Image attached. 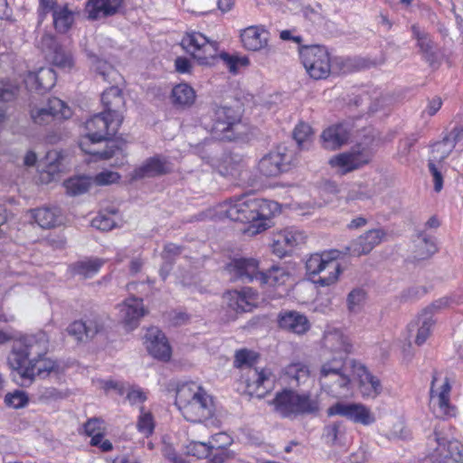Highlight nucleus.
Wrapping results in <instances>:
<instances>
[{"instance_id": "obj_40", "label": "nucleus", "mask_w": 463, "mask_h": 463, "mask_svg": "<svg viewBox=\"0 0 463 463\" xmlns=\"http://www.w3.org/2000/svg\"><path fill=\"white\" fill-rule=\"evenodd\" d=\"M104 263L105 261L101 259H88L74 263L71 268L75 274L90 278L99 270Z\"/></svg>"}, {"instance_id": "obj_6", "label": "nucleus", "mask_w": 463, "mask_h": 463, "mask_svg": "<svg viewBox=\"0 0 463 463\" xmlns=\"http://www.w3.org/2000/svg\"><path fill=\"white\" fill-rule=\"evenodd\" d=\"M269 403L277 415L289 420L317 414L320 410L318 401L309 392H298L290 388L277 392Z\"/></svg>"}, {"instance_id": "obj_50", "label": "nucleus", "mask_w": 463, "mask_h": 463, "mask_svg": "<svg viewBox=\"0 0 463 463\" xmlns=\"http://www.w3.org/2000/svg\"><path fill=\"white\" fill-rule=\"evenodd\" d=\"M280 328L295 334H304L309 327L308 320H278Z\"/></svg>"}, {"instance_id": "obj_59", "label": "nucleus", "mask_w": 463, "mask_h": 463, "mask_svg": "<svg viewBox=\"0 0 463 463\" xmlns=\"http://www.w3.org/2000/svg\"><path fill=\"white\" fill-rule=\"evenodd\" d=\"M119 178L120 175L117 172L103 171L95 176V182L99 185H107L118 182Z\"/></svg>"}, {"instance_id": "obj_35", "label": "nucleus", "mask_w": 463, "mask_h": 463, "mask_svg": "<svg viewBox=\"0 0 463 463\" xmlns=\"http://www.w3.org/2000/svg\"><path fill=\"white\" fill-rule=\"evenodd\" d=\"M413 36L417 39L418 46L424 58L430 64L436 61L435 44L430 35L422 31L418 24L411 26Z\"/></svg>"}, {"instance_id": "obj_43", "label": "nucleus", "mask_w": 463, "mask_h": 463, "mask_svg": "<svg viewBox=\"0 0 463 463\" xmlns=\"http://www.w3.org/2000/svg\"><path fill=\"white\" fill-rule=\"evenodd\" d=\"M53 24L55 29L61 33H66L71 26L74 17L72 12L66 7L53 10Z\"/></svg>"}, {"instance_id": "obj_9", "label": "nucleus", "mask_w": 463, "mask_h": 463, "mask_svg": "<svg viewBox=\"0 0 463 463\" xmlns=\"http://www.w3.org/2000/svg\"><path fill=\"white\" fill-rule=\"evenodd\" d=\"M338 250H331L324 254H312L306 262L307 272L310 275H319L314 282L321 287L335 283L341 273V267L336 259Z\"/></svg>"}, {"instance_id": "obj_49", "label": "nucleus", "mask_w": 463, "mask_h": 463, "mask_svg": "<svg viewBox=\"0 0 463 463\" xmlns=\"http://www.w3.org/2000/svg\"><path fill=\"white\" fill-rule=\"evenodd\" d=\"M48 59L52 62L61 68H71L72 66V59L61 46L56 48L53 52L48 54Z\"/></svg>"}, {"instance_id": "obj_46", "label": "nucleus", "mask_w": 463, "mask_h": 463, "mask_svg": "<svg viewBox=\"0 0 463 463\" xmlns=\"http://www.w3.org/2000/svg\"><path fill=\"white\" fill-rule=\"evenodd\" d=\"M84 430L86 434L91 437L90 444L98 446L102 440L103 427L102 421L99 418L90 419L84 424Z\"/></svg>"}, {"instance_id": "obj_39", "label": "nucleus", "mask_w": 463, "mask_h": 463, "mask_svg": "<svg viewBox=\"0 0 463 463\" xmlns=\"http://www.w3.org/2000/svg\"><path fill=\"white\" fill-rule=\"evenodd\" d=\"M455 303H457V301L452 296L442 297L434 300L426 307H424L421 310L420 316L429 318H431L435 316H439L443 313L444 310L449 308L452 304Z\"/></svg>"}, {"instance_id": "obj_53", "label": "nucleus", "mask_w": 463, "mask_h": 463, "mask_svg": "<svg viewBox=\"0 0 463 463\" xmlns=\"http://www.w3.org/2000/svg\"><path fill=\"white\" fill-rule=\"evenodd\" d=\"M365 298V292L363 289L355 288L347 297V306L351 312H355Z\"/></svg>"}, {"instance_id": "obj_7", "label": "nucleus", "mask_w": 463, "mask_h": 463, "mask_svg": "<svg viewBox=\"0 0 463 463\" xmlns=\"http://www.w3.org/2000/svg\"><path fill=\"white\" fill-rule=\"evenodd\" d=\"M240 123V115L231 107L213 104L204 117L203 124L212 136L219 140H233L238 137L236 129Z\"/></svg>"}, {"instance_id": "obj_30", "label": "nucleus", "mask_w": 463, "mask_h": 463, "mask_svg": "<svg viewBox=\"0 0 463 463\" xmlns=\"http://www.w3.org/2000/svg\"><path fill=\"white\" fill-rule=\"evenodd\" d=\"M124 0H90L86 11L90 19L97 20L115 14Z\"/></svg>"}, {"instance_id": "obj_13", "label": "nucleus", "mask_w": 463, "mask_h": 463, "mask_svg": "<svg viewBox=\"0 0 463 463\" xmlns=\"http://www.w3.org/2000/svg\"><path fill=\"white\" fill-rule=\"evenodd\" d=\"M183 48L202 65H208L217 56L218 44L210 42L201 33H186L181 43Z\"/></svg>"}, {"instance_id": "obj_25", "label": "nucleus", "mask_w": 463, "mask_h": 463, "mask_svg": "<svg viewBox=\"0 0 463 463\" xmlns=\"http://www.w3.org/2000/svg\"><path fill=\"white\" fill-rule=\"evenodd\" d=\"M225 298L229 307L238 314L252 311L259 300L257 292L250 288H245L241 291L228 292Z\"/></svg>"}, {"instance_id": "obj_21", "label": "nucleus", "mask_w": 463, "mask_h": 463, "mask_svg": "<svg viewBox=\"0 0 463 463\" xmlns=\"http://www.w3.org/2000/svg\"><path fill=\"white\" fill-rule=\"evenodd\" d=\"M306 236L300 231L290 229H285L279 231L272 239V251L278 257L282 258L289 253L293 248L300 243H304Z\"/></svg>"}, {"instance_id": "obj_20", "label": "nucleus", "mask_w": 463, "mask_h": 463, "mask_svg": "<svg viewBox=\"0 0 463 463\" xmlns=\"http://www.w3.org/2000/svg\"><path fill=\"white\" fill-rule=\"evenodd\" d=\"M384 236L385 232L381 229L369 230L351 241V243L345 247V254L355 257L366 255L370 253L375 246L381 243Z\"/></svg>"}, {"instance_id": "obj_2", "label": "nucleus", "mask_w": 463, "mask_h": 463, "mask_svg": "<svg viewBox=\"0 0 463 463\" xmlns=\"http://www.w3.org/2000/svg\"><path fill=\"white\" fill-rule=\"evenodd\" d=\"M47 335L40 332L24 336L14 345L8 357V364L13 371V377L21 386H29L33 382V368L27 364L43 357L49 346Z\"/></svg>"}, {"instance_id": "obj_3", "label": "nucleus", "mask_w": 463, "mask_h": 463, "mask_svg": "<svg viewBox=\"0 0 463 463\" xmlns=\"http://www.w3.org/2000/svg\"><path fill=\"white\" fill-rule=\"evenodd\" d=\"M175 405L185 420L202 422L213 415V398L194 382H186L176 388Z\"/></svg>"}, {"instance_id": "obj_26", "label": "nucleus", "mask_w": 463, "mask_h": 463, "mask_svg": "<svg viewBox=\"0 0 463 463\" xmlns=\"http://www.w3.org/2000/svg\"><path fill=\"white\" fill-rule=\"evenodd\" d=\"M325 349L337 356H345L352 351V344L347 335L338 329L328 330L323 338Z\"/></svg>"}, {"instance_id": "obj_48", "label": "nucleus", "mask_w": 463, "mask_h": 463, "mask_svg": "<svg viewBox=\"0 0 463 463\" xmlns=\"http://www.w3.org/2000/svg\"><path fill=\"white\" fill-rule=\"evenodd\" d=\"M345 432V426L341 422L336 421L325 427L324 437L328 443L335 444L342 439Z\"/></svg>"}, {"instance_id": "obj_17", "label": "nucleus", "mask_w": 463, "mask_h": 463, "mask_svg": "<svg viewBox=\"0 0 463 463\" xmlns=\"http://www.w3.org/2000/svg\"><path fill=\"white\" fill-rule=\"evenodd\" d=\"M227 270L231 274V279L233 281H241L249 283L254 280L259 282V261L253 258H238L232 260L227 265Z\"/></svg>"}, {"instance_id": "obj_27", "label": "nucleus", "mask_w": 463, "mask_h": 463, "mask_svg": "<svg viewBox=\"0 0 463 463\" xmlns=\"http://www.w3.org/2000/svg\"><path fill=\"white\" fill-rule=\"evenodd\" d=\"M241 39L245 49L258 52L267 47L269 33L261 26L251 25L241 31Z\"/></svg>"}, {"instance_id": "obj_19", "label": "nucleus", "mask_w": 463, "mask_h": 463, "mask_svg": "<svg viewBox=\"0 0 463 463\" xmlns=\"http://www.w3.org/2000/svg\"><path fill=\"white\" fill-rule=\"evenodd\" d=\"M286 148L279 147L277 150L270 151L263 156L259 161L260 172L268 177L278 176L288 168L289 156L286 153Z\"/></svg>"}, {"instance_id": "obj_47", "label": "nucleus", "mask_w": 463, "mask_h": 463, "mask_svg": "<svg viewBox=\"0 0 463 463\" xmlns=\"http://www.w3.org/2000/svg\"><path fill=\"white\" fill-rule=\"evenodd\" d=\"M213 449V446H210L205 442L199 441H191L188 445H186L185 452L188 455L194 456L197 458H207L211 455V450Z\"/></svg>"}, {"instance_id": "obj_62", "label": "nucleus", "mask_w": 463, "mask_h": 463, "mask_svg": "<svg viewBox=\"0 0 463 463\" xmlns=\"http://www.w3.org/2000/svg\"><path fill=\"white\" fill-rule=\"evenodd\" d=\"M127 400L131 405H141L146 400V395L141 389L132 388L127 393Z\"/></svg>"}, {"instance_id": "obj_11", "label": "nucleus", "mask_w": 463, "mask_h": 463, "mask_svg": "<svg viewBox=\"0 0 463 463\" xmlns=\"http://www.w3.org/2000/svg\"><path fill=\"white\" fill-rule=\"evenodd\" d=\"M428 445L434 447L429 455V463H462L463 445L457 439L447 440L439 431L434 430L428 439Z\"/></svg>"}, {"instance_id": "obj_63", "label": "nucleus", "mask_w": 463, "mask_h": 463, "mask_svg": "<svg viewBox=\"0 0 463 463\" xmlns=\"http://www.w3.org/2000/svg\"><path fill=\"white\" fill-rule=\"evenodd\" d=\"M40 44L46 56L60 46L55 38L48 33L43 35Z\"/></svg>"}, {"instance_id": "obj_14", "label": "nucleus", "mask_w": 463, "mask_h": 463, "mask_svg": "<svg viewBox=\"0 0 463 463\" xmlns=\"http://www.w3.org/2000/svg\"><path fill=\"white\" fill-rule=\"evenodd\" d=\"M71 110L64 101L58 98H51L42 108H33L31 110L32 119L38 125H48L54 120L71 118Z\"/></svg>"}, {"instance_id": "obj_64", "label": "nucleus", "mask_w": 463, "mask_h": 463, "mask_svg": "<svg viewBox=\"0 0 463 463\" xmlns=\"http://www.w3.org/2000/svg\"><path fill=\"white\" fill-rule=\"evenodd\" d=\"M181 252L182 247L174 243H168L165 246L162 258L165 260V261H171L173 263V258L180 255Z\"/></svg>"}, {"instance_id": "obj_58", "label": "nucleus", "mask_w": 463, "mask_h": 463, "mask_svg": "<svg viewBox=\"0 0 463 463\" xmlns=\"http://www.w3.org/2000/svg\"><path fill=\"white\" fill-rule=\"evenodd\" d=\"M92 227L100 231H110L116 225V222L109 216L99 214L91 221Z\"/></svg>"}, {"instance_id": "obj_24", "label": "nucleus", "mask_w": 463, "mask_h": 463, "mask_svg": "<svg viewBox=\"0 0 463 463\" xmlns=\"http://www.w3.org/2000/svg\"><path fill=\"white\" fill-rule=\"evenodd\" d=\"M103 112L110 117L124 120L126 101L122 90L116 86L105 90L101 94Z\"/></svg>"}, {"instance_id": "obj_32", "label": "nucleus", "mask_w": 463, "mask_h": 463, "mask_svg": "<svg viewBox=\"0 0 463 463\" xmlns=\"http://www.w3.org/2000/svg\"><path fill=\"white\" fill-rule=\"evenodd\" d=\"M438 251L436 240L425 232H420L414 240V258L427 260Z\"/></svg>"}, {"instance_id": "obj_33", "label": "nucleus", "mask_w": 463, "mask_h": 463, "mask_svg": "<svg viewBox=\"0 0 463 463\" xmlns=\"http://www.w3.org/2000/svg\"><path fill=\"white\" fill-rule=\"evenodd\" d=\"M432 327V320H411L407 325V336L409 339L414 338L417 345H421L430 335Z\"/></svg>"}, {"instance_id": "obj_55", "label": "nucleus", "mask_w": 463, "mask_h": 463, "mask_svg": "<svg viewBox=\"0 0 463 463\" xmlns=\"http://www.w3.org/2000/svg\"><path fill=\"white\" fill-rule=\"evenodd\" d=\"M428 291L424 286H413L403 290L401 298L403 301H412L425 296Z\"/></svg>"}, {"instance_id": "obj_52", "label": "nucleus", "mask_w": 463, "mask_h": 463, "mask_svg": "<svg viewBox=\"0 0 463 463\" xmlns=\"http://www.w3.org/2000/svg\"><path fill=\"white\" fill-rule=\"evenodd\" d=\"M18 95L17 86L0 81V102H9L14 100Z\"/></svg>"}, {"instance_id": "obj_41", "label": "nucleus", "mask_w": 463, "mask_h": 463, "mask_svg": "<svg viewBox=\"0 0 463 463\" xmlns=\"http://www.w3.org/2000/svg\"><path fill=\"white\" fill-rule=\"evenodd\" d=\"M454 147V142H450V137H444L442 141L433 145L431 157L429 159V162L441 165L443 160L449 156Z\"/></svg>"}, {"instance_id": "obj_54", "label": "nucleus", "mask_w": 463, "mask_h": 463, "mask_svg": "<svg viewBox=\"0 0 463 463\" xmlns=\"http://www.w3.org/2000/svg\"><path fill=\"white\" fill-rule=\"evenodd\" d=\"M344 73L359 71L368 66L367 61L363 58H348L341 61Z\"/></svg>"}, {"instance_id": "obj_37", "label": "nucleus", "mask_w": 463, "mask_h": 463, "mask_svg": "<svg viewBox=\"0 0 463 463\" xmlns=\"http://www.w3.org/2000/svg\"><path fill=\"white\" fill-rule=\"evenodd\" d=\"M123 318H141L148 315L147 309L144 307L143 299L129 298L118 306Z\"/></svg>"}, {"instance_id": "obj_56", "label": "nucleus", "mask_w": 463, "mask_h": 463, "mask_svg": "<svg viewBox=\"0 0 463 463\" xmlns=\"http://www.w3.org/2000/svg\"><path fill=\"white\" fill-rule=\"evenodd\" d=\"M137 429L146 436H148L153 432L154 421L151 413L143 411L141 412L137 421Z\"/></svg>"}, {"instance_id": "obj_31", "label": "nucleus", "mask_w": 463, "mask_h": 463, "mask_svg": "<svg viewBox=\"0 0 463 463\" xmlns=\"http://www.w3.org/2000/svg\"><path fill=\"white\" fill-rule=\"evenodd\" d=\"M66 331L76 342H86L97 334L98 326L96 320H73Z\"/></svg>"}, {"instance_id": "obj_36", "label": "nucleus", "mask_w": 463, "mask_h": 463, "mask_svg": "<svg viewBox=\"0 0 463 463\" xmlns=\"http://www.w3.org/2000/svg\"><path fill=\"white\" fill-rule=\"evenodd\" d=\"M194 90L186 83H180L172 90L171 99L175 106L181 108L191 107L195 101Z\"/></svg>"}, {"instance_id": "obj_45", "label": "nucleus", "mask_w": 463, "mask_h": 463, "mask_svg": "<svg viewBox=\"0 0 463 463\" xmlns=\"http://www.w3.org/2000/svg\"><path fill=\"white\" fill-rule=\"evenodd\" d=\"M27 366H32L33 368V379L35 376L39 377H46L52 372L58 370V364L48 358H37L33 363L27 364Z\"/></svg>"}, {"instance_id": "obj_61", "label": "nucleus", "mask_w": 463, "mask_h": 463, "mask_svg": "<svg viewBox=\"0 0 463 463\" xmlns=\"http://www.w3.org/2000/svg\"><path fill=\"white\" fill-rule=\"evenodd\" d=\"M61 398H62V393L53 387L43 388L39 392V401L42 402L57 401Z\"/></svg>"}, {"instance_id": "obj_51", "label": "nucleus", "mask_w": 463, "mask_h": 463, "mask_svg": "<svg viewBox=\"0 0 463 463\" xmlns=\"http://www.w3.org/2000/svg\"><path fill=\"white\" fill-rule=\"evenodd\" d=\"M5 402L10 407L20 409L28 403L29 398L24 392L15 391L12 393H7L5 397Z\"/></svg>"}, {"instance_id": "obj_16", "label": "nucleus", "mask_w": 463, "mask_h": 463, "mask_svg": "<svg viewBox=\"0 0 463 463\" xmlns=\"http://www.w3.org/2000/svg\"><path fill=\"white\" fill-rule=\"evenodd\" d=\"M437 381V376H432L431 386H430V406L438 418H445L455 415V409L449 403V392L451 386L449 380L446 378L443 384L440 386V390L436 392L434 390V383Z\"/></svg>"}, {"instance_id": "obj_44", "label": "nucleus", "mask_w": 463, "mask_h": 463, "mask_svg": "<svg viewBox=\"0 0 463 463\" xmlns=\"http://www.w3.org/2000/svg\"><path fill=\"white\" fill-rule=\"evenodd\" d=\"M90 180L86 176L71 177L64 182L67 194L72 196L86 193L90 186Z\"/></svg>"}, {"instance_id": "obj_15", "label": "nucleus", "mask_w": 463, "mask_h": 463, "mask_svg": "<svg viewBox=\"0 0 463 463\" xmlns=\"http://www.w3.org/2000/svg\"><path fill=\"white\" fill-rule=\"evenodd\" d=\"M327 414L329 416L340 415L363 425H369L375 421L370 409L361 403L336 402L328 408Z\"/></svg>"}, {"instance_id": "obj_60", "label": "nucleus", "mask_w": 463, "mask_h": 463, "mask_svg": "<svg viewBox=\"0 0 463 463\" xmlns=\"http://www.w3.org/2000/svg\"><path fill=\"white\" fill-rule=\"evenodd\" d=\"M311 133L312 129L309 125L306 123H300L295 128L293 131V137L298 144H301L307 140Z\"/></svg>"}, {"instance_id": "obj_18", "label": "nucleus", "mask_w": 463, "mask_h": 463, "mask_svg": "<svg viewBox=\"0 0 463 463\" xmlns=\"http://www.w3.org/2000/svg\"><path fill=\"white\" fill-rule=\"evenodd\" d=\"M145 344L148 354L162 362H168L172 356V348L165 334L155 326L148 327L145 335Z\"/></svg>"}, {"instance_id": "obj_10", "label": "nucleus", "mask_w": 463, "mask_h": 463, "mask_svg": "<svg viewBox=\"0 0 463 463\" xmlns=\"http://www.w3.org/2000/svg\"><path fill=\"white\" fill-rule=\"evenodd\" d=\"M301 61L314 80L326 79L331 72V61L326 47L321 45L301 46L299 48Z\"/></svg>"}, {"instance_id": "obj_28", "label": "nucleus", "mask_w": 463, "mask_h": 463, "mask_svg": "<svg viewBox=\"0 0 463 463\" xmlns=\"http://www.w3.org/2000/svg\"><path fill=\"white\" fill-rule=\"evenodd\" d=\"M349 136L347 127L344 124H338L324 130L321 138L326 149L335 150L347 143Z\"/></svg>"}, {"instance_id": "obj_4", "label": "nucleus", "mask_w": 463, "mask_h": 463, "mask_svg": "<svg viewBox=\"0 0 463 463\" xmlns=\"http://www.w3.org/2000/svg\"><path fill=\"white\" fill-rule=\"evenodd\" d=\"M256 354L247 349H241L235 353L234 366L241 368L245 372L242 379L246 384V392L250 396L262 398L270 392L276 383V375L269 369H261L254 367Z\"/></svg>"}, {"instance_id": "obj_57", "label": "nucleus", "mask_w": 463, "mask_h": 463, "mask_svg": "<svg viewBox=\"0 0 463 463\" xmlns=\"http://www.w3.org/2000/svg\"><path fill=\"white\" fill-rule=\"evenodd\" d=\"M428 167L433 177L434 190L439 193L443 187L442 165L428 162Z\"/></svg>"}, {"instance_id": "obj_34", "label": "nucleus", "mask_w": 463, "mask_h": 463, "mask_svg": "<svg viewBox=\"0 0 463 463\" xmlns=\"http://www.w3.org/2000/svg\"><path fill=\"white\" fill-rule=\"evenodd\" d=\"M288 383L293 386H300L309 381L310 370L307 364L302 362H294L284 369Z\"/></svg>"}, {"instance_id": "obj_8", "label": "nucleus", "mask_w": 463, "mask_h": 463, "mask_svg": "<svg viewBox=\"0 0 463 463\" xmlns=\"http://www.w3.org/2000/svg\"><path fill=\"white\" fill-rule=\"evenodd\" d=\"M350 369V361L346 363L344 356H335L326 361L320 368L321 386L334 395L340 394L342 390H349Z\"/></svg>"}, {"instance_id": "obj_1", "label": "nucleus", "mask_w": 463, "mask_h": 463, "mask_svg": "<svg viewBox=\"0 0 463 463\" xmlns=\"http://www.w3.org/2000/svg\"><path fill=\"white\" fill-rule=\"evenodd\" d=\"M122 120L101 111L85 123L86 135L80 143V149L96 160L111 158L120 147L112 137L118 133Z\"/></svg>"}, {"instance_id": "obj_29", "label": "nucleus", "mask_w": 463, "mask_h": 463, "mask_svg": "<svg viewBox=\"0 0 463 463\" xmlns=\"http://www.w3.org/2000/svg\"><path fill=\"white\" fill-rule=\"evenodd\" d=\"M25 82L30 90L45 92L55 85L56 73L51 68H41L37 72L30 73Z\"/></svg>"}, {"instance_id": "obj_5", "label": "nucleus", "mask_w": 463, "mask_h": 463, "mask_svg": "<svg viewBox=\"0 0 463 463\" xmlns=\"http://www.w3.org/2000/svg\"><path fill=\"white\" fill-rule=\"evenodd\" d=\"M220 213L234 222H257L256 232H260L268 227L266 221L271 215V203L259 198L238 199L223 203Z\"/></svg>"}, {"instance_id": "obj_23", "label": "nucleus", "mask_w": 463, "mask_h": 463, "mask_svg": "<svg viewBox=\"0 0 463 463\" xmlns=\"http://www.w3.org/2000/svg\"><path fill=\"white\" fill-rule=\"evenodd\" d=\"M171 172L170 164L165 157L159 155L146 159L141 165L135 168L131 179L139 180L161 176Z\"/></svg>"}, {"instance_id": "obj_38", "label": "nucleus", "mask_w": 463, "mask_h": 463, "mask_svg": "<svg viewBox=\"0 0 463 463\" xmlns=\"http://www.w3.org/2000/svg\"><path fill=\"white\" fill-rule=\"evenodd\" d=\"M288 278L289 273L284 268L273 266L266 272H261V275H259V283L275 287L285 284Z\"/></svg>"}, {"instance_id": "obj_12", "label": "nucleus", "mask_w": 463, "mask_h": 463, "mask_svg": "<svg viewBox=\"0 0 463 463\" xmlns=\"http://www.w3.org/2000/svg\"><path fill=\"white\" fill-rule=\"evenodd\" d=\"M373 155V152L369 146L359 143L354 146L348 152L330 158L329 164L332 167L337 169L339 175H344L367 165L371 161Z\"/></svg>"}, {"instance_id": "obj_22", "label": "nucleus", "mask_w": 463, "mask_h": 463, "mask_svg": "<svg viewBox=\"0 0 463 463\" xmlns=\"http://www.w3.org/2000/svg\"><path fill=\"white\" fill-rule=\"evenodd\" d=\"M350 368L359 381V387L364 396L376 397L383 390L381 381L373 375L361 363L351 360Z\"/></svg>"}, {"instance_id": "obj_42", "label": "nucleus", "mask_w": 463, "mask_h": 463, "mask_svg": "<svg viewBox=\"0 0 463 463\" xmlns=\"http://www.w3.org/2000/svg\"><path fill=\"white\" fill-rule=\"evenodd\" d=\"M33 217L38 225L43 229H50L58 222L59 215L56 211L50 208L33 210Z\"/></svg>"}]
</instances>
